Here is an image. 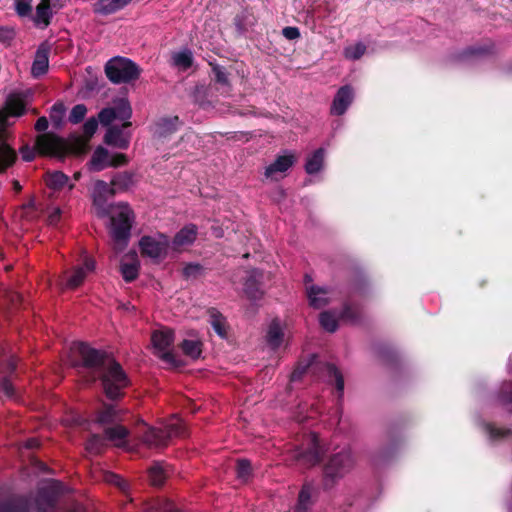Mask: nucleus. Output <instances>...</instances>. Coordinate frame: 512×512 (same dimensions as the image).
Wrapping results in <instances>:
<instances>
[{"mask_svg":"<svg viewBox=\"0 0 512 512\" xmlns=\"http://www.w3.org/2000/svg\"><path fill=\"white\" fill-rule=\"evenodd\" d=\"M90 194L97 215L103 217L110 215V234L114 242V249L121 251L127 245L133 213L130 207L124 203H118L107 207V199L114 194L110 184L103 180H94L90 187Z\"/></svg>","mask_w":512,"mask_h":512,"instance_id":"f257e3e1","label":"nucleus"},{"mask_svg":"<svg viewBox=\"0 0 512 512\" xmlns=\"http://www.w3.org/2000/svg\"><path fill=\"white\" fill-rule=\"evenodd\" d=\"M72 351L82 358L85 366L98 367L107 397L115 399L122 395L129 380L119 363L84 343L74 344Z\"/></svg>","mask_w":512,"mask_h":512,"instance_id":"f03ea898","label":"nucleus"},{"mask_svg":"<svg viewBox=\"0 0 512 512\" xmlns=\"http://www.w3.org/2000/svg\"><path fill=\"white\" fill-rule=\"evenodd\" d=\"M132 115V109L125 98L113 101L112 105L102 109L98 114V120L103 126H108L104 137L106 144L118 149H126L130 143V134L122 128L130 126L129 119Z\"/></svg>","mask_w":512,"mask_h":512,"instance_id":"7ed1b4c3","label":"nucleus"},{"mask_svg":"<svg viewBox=\"0 0 512 512\" xmlns=\"http://www.w3.org/2000/svg\"><path fill=\"white\" fill-rule=\"evenodd\" d=\"M24 112V100L20 94L10 95L0 110V171L5 170L15 160V152L7 143L10 117H18Z\"/></svg>","mask_w":512,"mask_h":512,"instance_id":"20e7f679","label":"nucleus"},{"mask_svg":"<svg viewBox=\"0 0 512 512\" xmlns=\"http://www.w3.org/2000/svg\"><path fill=\"white\" fill-rule=\"evenodd\" d=\"M69 150L70 145L64 139L46 133L37 137L34 148L25 146L20 152L25 161H31L34 159L36 152L41 155L62 156Z\"/></svg>","mask_w":512,"mask_h":512,"instance_id":"39448f33","label":"nucleus"},{"mask_svg":"<svg viewBox=\"0 0 512 512\" xmlns=\"http://www.w3.org/2000/svg\"><path fill=\"white\" fill-rule=\"evenodd\" d=\"M164 428L165 431L162 428L144 425L139 431L142 434L143 443L150 448H159L165 446L171 437L182 435L181 420L177 416H173Z\"/></svg>","mask_w":512,"mask_h":512,"instance_id":"423d86ee","label":"nucleus"},{"mask_svg":"<svg viewBox=\"0 0 512 512\" xmlns=\"http://www.w3.org/2000/svg\"><path fill=\"white\" fill-rule=\"evenodd\" d=\"M355 459L350 449H343L334 454L324 470V481L327 487L347 475L354 467Z\"/></svg>","mask_w":512,"mask_h":512,"instance_id":"0eeeda50","label":"nucleus"},{"mask_svg":"<svg viewBox=\"0 0 512 512\" xmlns=\"http://www.w3.org/2000/svg\"><path fill=\"white\" fill-rule=\"evenodd\" d=\"M96 268L95 260L85 256L81 264H77L66 270L59 277L58 285L62 289L73 290L80 287Z\"/></svg>","mask_w":512,"mask_h":512,"instance_id":"6e6552de","label":"nucleus"},{"mask_svg":"<svg viewBox=\"0 0 512 512\" xmlns=\"http://www.w3.org/2000/svg\"><path fill=\"white\" fill-rule=\"evenodd\" d=\"M107 77L113 83H126L140 75L139 67L127 58L116 57L108 61L105 67Z\"/></svg>","mask_w":512,"mask_h":512,"instance_id":"1a4fd4ad","label":"nucleus"},{"mask_svg":"<svg viewBox=\"0 0 512 512\" xmlns=\"http://www.w3.org/2000/svg\"><path fill=\"white\" fill-rule=\"evenodd\" d=\"M139 248L142 256L159 262L168 255L170 241L168 237L162 233L146 235L139 240Z\"/></svg>","mask_w":512,"mask_h":512,"instance_id":"9d476101","label":"nucleus"},{"mask_svg":"<svg viewBox=\"0 0 512 512\" xmlns=\"http://www.w3.org/2000/svg\"><path fill=\"white\" fill-rule=\"evenodd\" d=\"M154 353L168 364L176 363L173 354L174 332L170 328H161L151 336Z\"/></svg>","mask_w":512,"mask_h":512,"instance_id":"9b49d317","label":"nucleus"},{"mask_svg":"<svg viewBox=\"0 0 512 512\" xmlns=\"http://www.w3.org/2000/svg\"><path fill=\"white\" fill-rule=\"evenodd\" d=\"M298 155L294 151L285 150L273 163L265 168L264 175L271 181H279L286 177L288 170L297 162Z\"/></svg>","mask_w":512,"mask_h":512,"instance_id":"f8f14e48","label":"nucleus"},{"mask_svg":"<svg viewBox=\"0 0 512 512\" xmlns=\"http://www.w3.org/2000/svg\"><path fill=\"white\" fill-rule=\"evenodd\" d=\"M128 162L127 157L121 153L110 154L104 147H97L89 162L91 171H102L107 167H119Z\"/></svg>","mask_w":512,"mask_h":512,"instance_id":"ddd939ff","label":"nucleus"},{"mask_svg":"<svg viewBox=\"0 0 512 512\" xmlns=\"http://www.w3.org/2000/svg\"><path fill=\"white\" fill-rule=\"evenodd\" d=\"M269 278L262 271L254 269L248 271L245 277L243 291L248 299L252 301L259 300L264 295V282Z\"/></svg>","mask_w":512,"mask_h":512,"instance_id":"4468645a","label":"nucleus"},{"mask_svg":"<svg viewBox=\"0 0 512 512\" xmlns=\"http://www.w3.org/2000/svg\"><path fill=\"white\" fill-rule=\"evenodd\" d=\"M304 284L310 306L320 309L326 306L332 299L333 293L325 287L313 284L310 275H305Z\"/></svg>","mask_w":512,"mask_h":512,"instance_id":"2eb2a0df","label":"nucleus"},{"mask_svg":"<svg viewBox=\"0 0 512 512\" xmlns=\"http://www.w3.org/2000/svg\"><path fill=\"white\" fill-rule=\"evenodd\" d=\"M197 236V227L193 224L183 227L170 242V250L179 252L193 244Z\"/></svg>","mask_w":512,"mask_h":512,"instance_id":"dca6fc26","label":"nucleus"},{"mask_svg":"<svg viewBox=\"0 0 512 512\" xmlns=\"http://www.w3.org/2000/svg\"><path fill=\"white\" fill-rule=\"evenodd\" d=\"M353 98L354 92L350 86L341 87L333 99L331 114L338 116L344 114L351 105Z\"/></svg>","mask_w":512,"mask_h":512,"instance_id":"f3484780","label":"nucleus"},{"mask_svg":"<svg viewBox=\"0 0 512 512\" xmlns=\"http://www.w3.org/2000/svg\"><path fill=\"white\" fill-rule=\"evenodd\" d=\"M284 340V324L279 319L272 320L266 333L267 345L271 349L275 350L281 347V345L284 343Z\"/></svg>","mask_w":512,"mask_h":512,"instance_id":"a211bd4d","label":"nucleus"},{"mask_svg":"<svg viewBox=\"0 0 512 512\" xmlns=\"http://www.w3.org/2000/svg\"><path fill=\"white\" fill-rule=\"evenodd\" d=\"M139 259L136 252L124 256L121 261V273L125 281H133L139 272Z\"/></svg>","mask_w":512,"mask_h":512,"instance_id":"6ab92c4d","label":"nucleus"},{"mask_svg":"<svg viewBox=\"0 0 512 512\" xmlns=\"http://www.w3.org/2000/svg\"><path fill=\"white\" fill-rule=\"evenodd\" d=\"M48 55L49 48L46 45H41L36 52L31 68L34 77H39L47 72L49 65Z\"/></svg>","mask_w":512,"mask_h":512,"instance_id":"aec40b11","label":"nucleus"},{"mask_svg":"<svg viewBox=\"0 0 512 512\" xmlns=\"http://www.w3.org/2000/svg\"><path fill=\"white\" fill-rule=\"evenodd\" d=\"M55 5L52 0H41L36 7L34 22L38 26L46 27L50 23Z\"/></svg>","mask_w":512,"mask_h":512,"instance_id":"412c9836","label":"nucleus"},{"mask_svg":"<svg viewBox=\"0 0 512 512\" xmlns=\"http://www.w3.org/2000/svg\"><path fill=\"white\" fill-rule=\"evenodd\" d=\"M45 181L47 186L54 191H60L65 187H68V190L74 188V184L69 182L68 176L61 171L47 173Z\"/></svg>","mask_w":512,"mask_h":512,"instance_id":"4be33fe9","label":"nucleus"},{"mask_svg":"<svg viewBox=\"0 0 512 512\" xmlns=\"http://www.w3.org/2000/svg\"><path fill=\"white\" fill-rule=\"evenodd\" d=\"M172 65L180 71H186L193 66L194 57L189 49L174 52L171 56Z\"/></svg>","mask_w":512,"mask_h":512,"instance_id":"5701e85b","label":"nucleus"},{"mask_svg":"<svg viewBox=\"0 0 512 512\" xmlns=\"http://www.w3.org/2000/svg\"><path fill=\"white\" fill-rule=\"evenodd\" d=\"M130 0H99L94 11L99 14L107 15L124 8Z\"/></svg>","mask_w":512,"mask_h":512,"instance_id":"b1692460","label":"nucleus"},{"mask_svg":"<svg viewBox=\"0 0 512 512\" xmlns=\"http://www.w3.org/2000/svg\"><path fill=\"white\" fill-rule=\"evenodd\" d=\"M325 150L323 148L317 149L314 153L308 156L305 164V170L308 174L319 173L324 167Z\"/></svg>","mask_w":512,"mask_h":512,"instance_id":"393cba45","label":"nucleus"},{"mask_svg":"<svg viewBox=\"0 0 512 512\" xmlns=\"http://www.w3.org/2000/svg\"><path fill=\"white\" fill-rule=\"evenodd\" d=\"M208 317V321L215 333L221 338H225L227 336L226 319L215 309H210L208 311Z\"/></svg>","mask_w":512,"mask_h":512,"instance_id":"a878e982","label":"nucleus"},{"mask_svg":"<svg viewBox=\"0 0 512 512\" xmlns=\"http://www.w3.org/2000/svg\"><path fill=\"white\" fill-rule=\"evenodd\" d=\"M178 126V117L163 118L156 125V133L159 137H166L175 132Z\"/></svg>","mask_w":512,"mask_h":512,"instance_id":"bb28decb","label":"nucleus"},{"mask_svg":"<svg viewBox=\"0 0 512 512\" xmlns=\"http://www.w3.org/2000/svg\"><path fill=\"white\" fill-rule=\"evenodd\" d=\"M105 434L107 439L113 442L114 445L123 446L126 443L128 431L125 427L118 425L106 429Z\"/></svg>","mask_w":512,"mask_h":512,"instance_id":"cd10ccee","label":"nucleus"},{"mask_svg":"<svg viewBox=\"0 0 512 512\" xmlns=\"http://www.w3.org/2000/svg\"><path fill=\"white\" fill-rule=\"evenodd\" d=\"M311 447L308 451L301 455L302 459L307 462L308 465H314L320 460V448L316 436L310 438Z\"/></svg>","mask_w":512,"mask_h":512,"instance_id":"c85d7f7f","label":"nucleus"},{"mask_svg":"<svg viewBox=\"0 0 512 512\" xmlns=\"http://www.w3.org/2000/svg\"><path fill=\"white\" fill-rule=\"evenodd\" d=\"M183 352L193 358L196 359L201 355V342L197 339H185L181 344Z\"/></svg>","mask_w":512,"mask_h":512,"instance_id":"c756f323","label":"nucleus"},{"mask_svg":"<svg viewBox=\"0 0 512 512\" xmlns=\"http://www.w3.org/2000/svg\"><path fill=\"white\" fill-rule=\"evenodd\" d=\"M366 52V46L363 43H353L345 47L344 56L349 60H358Z\"/></svg>","mask_w":512,"mask_h":512,"instance_id":"7c9ffc66","label":"nucleus"},{"mask_svg":"<svg viewBox=\"0 0 512 512\" xmlns=\"http://www.w3.org/2000/svg\"><path fill=\"white\" fill-rule=\"evenodd\" d=\"M319 321L326 331L334 332L337 329L338 317L332 312L321 313Z\"/></svg>","mask_w":512,"mask_h":512,"instance_id":"2f4dec72","label":"nucleus"},{"mask_svg":"<svg viewBox=\"0 0 512 512\" xmlns=\"http://www.w3.org/2000/svg\"><path fill=\"white\" fill-rule=\"evenodd\" d=\"M149 478L153 485H161L166 478V470L162 464H154L149 470Z\"/></svg>","mask_w":512,"mask_h":512,"instance_id":"473e14b6","label":"nucleus"},{"mask_svg":"<svg viewBox=\"0 0 512 512\" xmlns=\"http://www.w3.org/2000/svg\"><path fill=\"white\" fill-rule=\"evenodd\" d=\"M327 373L330 381L335 384L338 393L341 395L344 390V381L341 373L332 365L327 366Z\"/></svg>","mask_w":512,"mask_h":512,"instance_id":"72a5a7b5","label":"nucleus"},{"mask_svg":"<svg viewBox=\"0 0 512 512\" xmlns=\"http://www.w3.org/2000/svg\"><path fill=\"white\" fill-rule=\"evenodd\" d=\"M33 0H13L16 13L20 17H28L32 14Z\"/></svg>","mask_w":512,"mask_h":512,"instance_id":"f704fd0d","label":"nucleus"},{"mask_svg":"<svg viewBox=\"0 0 512 512\" xmlns=\"http://www.w3.org/2000/svg\"><path fill=\"white\" fill-rule=\"evenodd\" d=\"M310 498H311V489L309 487H304L299 494L297 510L301 511V512H305L310 504Z\"/></svg>","mask_w":512,"mask_h":512,"instance_id":"c9c22d12","label":"nucleus"},{"mask_svg":"<svg viewBox=\"0 0 512 512\" xmlns=\"http://www.w3.org/2000/svg\"><path fill=\"white\" fill-rule=\"evenodd\" d=\"M87 113V108L83 104H78L74 106L70 112L69 120L70 122L76 124L83 120Z\"/></svg>","mask_w":512,"mask_h":512,"instance_id":"e433bc0d","label":"nucleus"},{"mask_svg":"<svg viewBox=\"0 0 512 512\" xmlns=\"http://www.w3.org/2000/svg\"><path fill=\"white\" fill-rule=\"evenodd\" d=\"M104 481L114 484L118 486L121 490L125 491L127 489V483L120 476L113 474L111 472H104L103 474Z\"/></svg>","mask_w":512,"mask_h":512,"instance_id":"4c0bfd02","label":"nucleus"},{"mask_svg":"<svg viewBox=\"0 0 512 512\" xmlns=\"http://www.w3.org/2000/svg\"><path fill=\"white\" fill-rule=\"evenodd\" d=\"M251 474V465L246 460H239L237 463V476L242 481H246Z\"/></svg>","mask_w":512,"mask_h":512,"instance_id":"58836bf2","label":"nucleus"},{"mask_svg":"<svg viewBox=\"0 0 512 512\" xmlns=\"http://www.w3.org/2000/svg\"><path fill=\"white\" fill-rule=\"evenodd\" d=\"M183 274L186 278H196L202 274V267L196 263L186 264L183 268Z\"/></svg>","mask_w":512,"mask_h":512,"instance_id":"ea45409f","label":"nucleus"},{"mask_svg":"<svg viewBox=\"0 0 512 512\" xmlns=\"http://www.w3.org/2000/svg\"><path fill=\"white\" fill-rule=\"evenodd\" d=\"M64 113L65 108L63 104H55L51 109L50 118L56 125H59L64 116Z\"/></svg>","mask_w":512,"mask_h":512,"instance_id":"a19ab883","label":"nucleus"},{"mask_svg":"<svg viewBox=\"0 0 512 512\" xmlns=\"http://www.w3.org/2000/svg\"><path fill=\"white\" fill-rule=\"evenodd\" d=\"M103 441L99 436H93L89 439L86 449L92 453H98L102 447Z\"/></svg>","mask_w":512,"mask_h":512,"instance_id":"79ce46f5","label":"nucleus"},{"mask_svg":"<svg viewBox=\"0 0 512 512\" xmlns=\"http://www.w3.org/2000/svg\"><path fill=\"white\" fill-rule=\"evenodd\" d=\"M62 210L59 207L51 206L48 209V222L51 225H55L61 217Z\"/></svg>","mask_w":512,"mask_h":512,"instance_id":"37998d69","label":"nucleus"},{"mask_svg":"<svg viewBox=\"0 0 512 512\" xmlns=\"http://www.w3.org/2000/svg\"><path fill=\"white\" fill-rule=\"evenodd\" d=\"M98 121L95 118L88 119L84 124V134L89 139L96 131Z\"/></svg>","mask_w":512,"mask_h":512,"instance_id":"c03bdc74","label":"nucleus"},{"mask_svg":"<svg viewBox=\"0 0 512 512\" xmlns=\"http://www.w3.org/2000/svg\"><path fill=\"white\" fill-rule=\"evenodd\" d=\"M115 416V410L112 406L106 407L99 415V422L106 423L112 421Z\"/></svg>","mask_w":512,"mask_h":512,"instance_id":"a18cd8bd","label":"nucleus"},{"mask_svg":"<svg viewBox=\"0 0 512 512\" xmlns=\"http://www.w3.org/2000/svg\"><path fill=\"white\" fill-rule=\"evenodd\" d=\"M15 35V30L11 27H1L0 28V41L9 42L13 39Z\"/></svg>","mask_w":512,"mask_h":512,"instance_id":"49530a36","label":"nucleus"},{"mask_svg":"<svg viewBox=\"0 0 512 512\" xmlns=\"http://www.w3.org/2000/svg\"><path fill=\"white\" fill-rule=\"evenodd\" d=\"M283 35L289 40H294L300 37V32L296 27H285L283 29Z\"/></svg>","mask_w":512,"mask_h":512,"instance_id":"de8ad7c7","label":"nucleus"},{"mask_svg":"<svg viewBox=\"0 0 512 512\" xmlns=\"http://www.w3.org/2000/svg\"><path fill=\"white\" fill-rule=\"evenodd\" d=\"M485 430L490 435L491 438L502 437L506 433L504 430L495 428L490 424L485 425Z\"/></svg>","mask_w":512,"mask_h":512,"instance_id":"09e8293b","label":"nucleus"},{"mask_svg":"<svg viewBox=\"0 0 512 512\" xmlns=\"http://www.w3.org/2000/svg\"><path fill=\"white\" fill-rule=\"evenodd\" d=\"M157 512H178L174 508L173 503L168 500H163L157 507Z\"/></svg>","mask_w":512,"mask_h":512,"instance_id":"8fccbe9b","label":"nucleus"},{"mask_svg":"<svg viewBox=\"0 0 512 512\" xmlns=\"http://www.w3.org/2000/svg\"><path fill=\"white\" fill-rule=\"evenodd\" d=\"M53 498L51 496H48L46 493H41L40 496H39V499L37 500V505H38V508L40 510L44 509L42 507L43 503L45 502V504L48 506V507H51L53 505Z\"/></svg>","mask_w":512,"mask_h":512,"instance_id":"3c124183","label":"nucleus"},{"mask_svg":"<svg viewBox=\"0 0 512 512\" xmlns=\"http://www.w3.org/2000/svg\"><path fill=\"white\" fill-rule=\"evenodd\" d=\"M213 71H214L216 80L219 83L227 84V75L222 68L216 66V67H214Z\"/></svg>","mask_w":512,"mask_h":512,"instance_id":"603ef678","label":"nucleus"},{"mask_svg":"<svg viewBox=\"0 0 512 512\" xmlns=\"http://www.w3.org/2000/svg\"><path fill=\"white\" fill-rule=\"evenodd\" d=\"M37 131H45L48 128V120L45 117H41L35 124Z\"/></svg>","mask_w":512,"mask_h":512,"instance_id":"864d4df0","label":"nucleus"},{"mask_svg":"<svg viewBox=\"0 0 512 512\" xmlns=\"http://www.w3.org/2000/svg\"><path fill=\"white\" fill-rule=\"evenodd\" d=\"M48 487H49L53 492H62V491H63V485H62L60 482H56V481L50 482V483L48 484Z\"/></svg>","mask_w":512,"mask_h":512,"instance_id":"5fc2aeb1","label":"nucleus"},{"mask_svg":"<svg viewBox=\"0 0 512 512\" xmlns=\"http://www.w3.org/2000/svg\"><path fill=\"white\" fill-rule=\"evenodd\" d=\"M502 401L509 407L510 410H512V392L509 395H503Z\"/></svg>","mask_w":512,"mask_h":512,"instance_id":"6e6d98bb","label":"nucleus"},{"mask_svg":"<svg viewBox=\"0 0 512 512\" xmlns=\"http://www.w3.org/2000/svg\"><path fill=\"white\" fill-rule=\"evenodd\" d=\"M3 389H4V392L6 395H8V396L12 395V388H11L10 384L4 383Z\"/></svg>","mask_w":512,"mask_h":512,"instance_id":"4d7b16f0","label":"nucleus"},{"mask_svg":"<svg viewBox=\"0 0 512 512\" xmlns=\"http://www.w3.org/2000/svg\"><path fill=\"white\" fill-rule=\"evenodd\" d=\"M37 446V441L36 440H30L27 442V447L28 448H33V447H36Z\"/></svg>","mask_w":512,"mask_h":512,"instance_id":"13d9d810","label":"nucleus"},{"mask_svg":"<svg viewBox=\"0 0 512 512\" xmlns=\"http://www.w3.org/2000/svg\"><path fill=\"white\" fill-rule=\"evenodd\" d=\"M87 141H88V139H87V140L82 144V148H81V150H80V151H78V153H82V152H84V151H85L86 146H87Z\"/></svg>","mask_w":512,"mask_h":512,"instance_id":"bf43d9fd","label":"nucleus"},{"mask_svg":"<svg viewBox=\"0 0 512 512\" xmlns=\"http://www.w3.org/2000/svg\"><path fill=\"white\" fill-rule=\"evenodd\" d=\"M80 177H81V173H80V172H76V173H74V175H73V178H74V180H76V181H78V180L80 179Z\"/></svg>","mask_w":512,"mask_h":512,"instance_id":"052dcab7","label":"nucleus"},{"mask_svg":"<svg viewBox=\"0 0 512 512\" xmlns=\"http://www.w3.org/2000/svg\"><path fill=\"white\" fill-rule=\"evenodd\" d=\"M120 177H121V176H117V177H115V178L112 180V184H113V185H117V184H118V180H119V178H120Z\"/></svg>","mask_w":512,"mask_h":512,"instance_id":"680f3d73","label":"nucleus"},{"mask_svg":"<svg viewBox=\"0 0 512 512\" xmlns=\"http://www.w3.org/2000/svg\"><path fill=\"white\" fill-rule=\"evenodd\" d=\"M14 188L17 191L21 189V186L19 185V183L17 181L14 182Z\"/></svg>","mask_w":512,"mask_h":512,"instance_id":"e2e57ef3","label":"nucleus"},{"mask_svg":"<svg viewBox=\"0 0 512 512\" xmlns=\"http://www.w3.org/2000/svg\"><path fill=\"white\" fill-rule=\"evenodd\" d=\"M297 371L293 373V378H296Z\"/></svg>","mask_w":512,"mask_h":512,"instance_id":"0e129e2a","label":"nucleus"}]
</instances>
